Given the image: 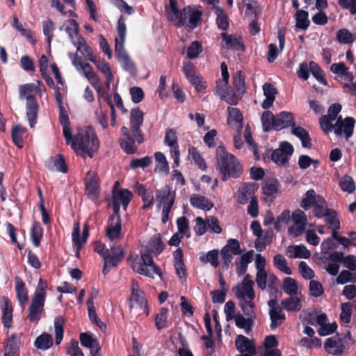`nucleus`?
<instances>
[{
	"instance_id": "obj_25",
	"label": "nucleus",
	"mask_w": 356,
	"mask_h": 356,
	"mask_svg": "<svg viewBox=\"0 0 356 356\" xmlns=\"http://www.w3.org/2000/svg\"><path fill=\"white\" fill-rule=\"evenodd\" d=\"M294 117L292 113L283 111L275 116L273 122L274 129L276 131L282 130L290 126L294 127Z\"/></svg>"
},
{
	"instance_id": "obj_24",
	"label": "nucleus",
	"mask_w": 356,
	"mask_h": 356,
	"mask_svg": "<svg viewBox=\"0 0 356 356\" xmlns=\"http://www.w3.org/2000/svg\"><path fill=\"white\" fill-rule=\"evenodd\" d=\"M174 266L176 273L182 283L186 281V269L184 262V254L181 248L177 249L173 253Z\"/></svg>"
},
{
	"instance_id": "obj_40",
	"label": "nucleus",
	"mask_w": 356,
	"mask_h": 356,
	"mask_svg": "<svg viewBox=\"0 0 356 356\" xmlns=\"http://www.w3.org/2000/svg\"><path fill=\"white\" fill-rule=\"evenodd\" d=\"M291 133L298 137L302 143V146L305 148H311L312 140L309 132L301 127H293Z\"/></svg>"
},
{
	"instance_id": "obj_3",
	"label": "nucleus",
	"mask_w": 356,
	"mask_h": 356,
	"mask_svg": "<svg viewBox=\"0 0 356 356\" xmlns=\"http://www.w3.org/2000/svg\"><path fill=\"white\" fill-rule=\"evenodd\" d=\"M216 159L222 181L238 178L243 174L242 164L233 154L228 153L225 147L219 146L216 149Z\"/></svg>"
},
{
	"instance_id": "obj_28",
	"label": "nucleus",
	"mask_w": 356,
	"mask_h": 356,
	"mask_svg": "<svg viewBox=\"0 0 356 356\" xmlns=\"http://www.w3.org/2000/svg\"><path fill=\"white\" fill-rule=\"evenodd\" d=\"M236 349L241 352H246L247 354L255 355L256 348L253 341L243 335H238L235 341Z\"/></svg>"
},
{
	"instance_id": "obj_8",
	"label": "nucleus",
	"mask_w": 356,
	"mask_h": 356,
	"mask_svg": "<svg viewBox=\"0 0 356 356\" xmlns=\"http://www.w3.org/2000/svg\"><path fill=\"white\" fill-rule=\"evenodd\" d=\"M124 250L121 245H113L111 248V250H108V257L106 258V261L104 264L103 273L107 274L111 267L117 266L124 258Z\"/></svg>"
},
{
	"instance_id": "obj_18",
	"label": "nucleus",
	"mask_w": 356,
	"mask_h": 356,
	"mask_svg": "<svg viewBox=\"0 0 356 356\" xmlns=\"http://www.w3.org/2000/svg\"><path fill=\"white\" fill-rule=\"evenodd\" d=\"M122 232L121 218H109L106 227V236L111 241L120 238Z\"/></svg>"
},
{
	"instance_id": "obj_54",
	"label": "nucleus",
	"mask_w": 356,
	"mask_h": 356,
	"mask_svg": "<svg viewBox=\"0 0 356 356\" xmlns=\"http://www.w3.org/2000/svg\"><path fill=\"white\" fill-rule=\"evenodd\" d=\"M66 23L68 24V26L65 28L66 32L72 42L76 41L79 36H81L79 33V24L74 19H68Z\"/></svg>"
},
{
	"instance_id": "obj_6",
	"label": "nucleus",
	"mask_w": 356,
	"mask_h": 356,
	"mask_svg": "<svg viewBox=\"0 0 356 356\" xmlns=\"http://www.w3.org/2000/svg\"><path fill=\"white\" fill-rule=\"evenodd\" d=\"M129 309L133 317L147 314V305L143 291H132L129 298Z\"/></svg>"
},
{
	"instance_id": "obj_59",
	"label": "nucleus",
	"mask_w": 356,
	"mask_h": 356,
	"mask_svg": "<svg viewBox=\"0 0 356 356\" xmlns=\"http://www.w3.org/2000/svg\"><path fill=\"white\" fill-rule=\"evenodd\" d=\"M24 129L20 125L15 126L12 129V139L14 144L19 148L24 146V140L22 138Z\"/></svg>"
},
{
	"instance_id": "obj_10",
	"label": "nucleus",
	"mask_w": 356,
	"mask_h": 356,
	"mask_svg": "<svg viewBox=\"0 0 356 356\" xmlns=\"http://www.w3.org/2000/svg\"><path fill=\"white\" fill-rule=\"evenodd\" d=\"M236 296L239 301L243 312L246 316H252L254 307V304L252 302L255 296L254 291H236Z\"/></svg>"
},
{
	"instance_id": "obj_22",
	"label": "nucleus",
	"mask_w": 356,
	"mask_h": 356,
	"mask_svg": "<svg viewBox=\"0 0 356 356\" xmlns=\"http://www.w3.org/2000/svg\"><path fill=\"white\" fill-rule=\"evenodd\" d=\"M182 18H184L185 25L187 24L191 29L197 26L201 21L202 13L200 10L194 9L192 6H188L182 10Z\"/></svg>"
},
{
	"instance_id": "obj_11",
	"label": "nucleus",
	"mask_w": 356,
	"mask_h": 356,
	"mask_svg": "<svg viewBox=\"0 0 356 356\" xmlns=\"http://www.w3.org/2000/svg\"><path fill=\"white\" fill-rule=\"evenodd\" d=\"M183 71L187 80L195 87L197 92H202L206 89V86L202 83V77L196 74L195 67L192 63L184 62Z\"/></svg>"
},
{
	"instance_id": "obj_23",
	"label": "nucleus",
	"mask_w": 356,
	"mask_h": 356,
	"mask_svg": "<svg viewBox=\"0 0 356 356\" xmlns=\"http://www.w3.org/2000/svg\"><path fill=\"white\" fill-rule=\"evenodd\" d=\"M134 190L137 195L141 197L144 203L142 206V209L146 210L151 208L154 204V199L153 191L150 189L145 188L143 184L138 182L135 184Z\"/></svg>"
},
{
	"instance_id": "obj_17",
	"label": "nucleus",
	"mask_w": 356,
	"mask_h": 356,
	"mask_svg": "<svg viewBox=\"0 0 356 356\" xmlns=\"http://www.w3.org/2000/svg\"><path fill=\"white\" fill-rule=\"evenodd\" d=\"M289 298L282 301L284 309L288 311H299L302 308V295L298 291H285Z\"/></svg>"
},
{
	"instance_id": "obj_61",
	"label": "nucleus",
	"mask_w": 356,
	"mask_h": 356,
	"mask_svg": "<svg viewBox=\"0 0 356 356\" xmlns=\"http://www.w3.org/2000/svg\"><path fill=\"white\" fill-rule=\"evenodd\" d=\"M90 61L96 65L97 68L105 76V77L113 74L109 63L104 59L96 58L92 60L91 58Z\"/></svg>"
},
{
	"instance_id": "obj_9",
	"label": "nucleus",
	"mask_w": 356,
	"mask_h": 356,
	"mask_svg": "<svg viewBox=\"0 0 356 356\" xmlns=\"http://www.w3.org/2000/svg\"><path fill=\"white\" fill-rule=\"evenodd\" d=\"M80 225L79 222H76L74 225L73 231L72 234L73 246L76 249V255L79 256L80 250L86 243L87 240L90 235V227L88 223H85L83 228L82 236L80 237Z\"/></svg>"
},
{
	"instance_id": "obj_52",
	"label": "nucleus",
	"mask_w": 356,
	"mask_h": 356,
	"mask_svg": "<svg viewBox=\"0 0 356 356\" xmlns=\"http://www.w3.org/2000/svg\"><path fill=\"white\" fill-rule=\"evenodd\" d=\"M164 143L169 146L170 151L179 149L176 131L172 129L166 131Z\"/></svg>"
},
{
	"instance_id": "obj_49",
	"label": "nucleus",
	"mask_w": 356,
	"mask_h": 356,
	"mask_svg": "<svg viewBox=\"0 0 356 356\" xmlns=\"http://www.w3.org/2000/svg\"><path fill=\"white\" fill-rule=\"evenodd\" d=\"M34 344L38 349L47 350L53 344L52 337L49 334H42L36 338Z\"/></svg>"
},
{
	"instance_id": "obj_37",
	"label": "nucleus",
	"mask_w": 356,
	"mask_h": 356,
	"mask_svg": "<svg viewBox=\"0 0 356 356\" xmlns=\"http://www.w3.org/2000/svg\"><path fill=\"white\" fill-rule=\"evenodd\" d=\"M127 32V27L125 24V19L124 16L121 15L118 21L117 33L118 37L115 40V48L124 47L125 36Z\"/></svg>"
},
{
	"instance_id": "obj_50",
	"label": "nucleus",
	"mask_w": 356,
	"mask_h": 356,
	"mask_svg": "<svg viewBox=\"0 0 356 356\" xmlns=\"http://www.w3.org/2000/svg\"><path fill=\"white\" fill-rule=\"evenodd\" d=\"M65 320L62 316H57L54 318L55 342L58 345L63 339V325Z\"/></svg>"
},
{
	"instance_id": "obj_46",
	"label": "nucleus",
	"mask_w": 356,
	"mask_h": 356,
	"mask_svg": "<svg viewBox=\"0 0 356 356\" xmlns=\"http://www.w3.org/2000/svg\"><path fill=\"white\" fill-rule=\"evenodd\" d=\"M219 252L217 249L209 251L206 254L200 256V260L204 264L209 263L213 268L219 266Z\"/></svg>"
},
{
	"instance_id": "obj_16",
	"label": "nucleus",
	"mask_w": 356,
	"mask_h": 356,
	"mask_svg": "<svg viewBox=\"0 0 356 356\" xmlns=\"http://www.w3.org/2000/svg\"><path fill=\"white\" fill-rule=\"evenodd\" d=\"M175 197V191H172V188L170 186L165 185V186L157 190L156 192V208L160 209L163 205H167L172 200L174 204Z\"/></svg>"
},
{
	"instance_id": "obj_2",
	"label": "nucleus",
	"mask_w": 356,
	"mask_h": 356,
	"mask_svg": "<svg viewBox=\"0 0 356 356\" xmlns=\"http://www.w3.org/2000/svg\"><path fill=\"white\" fill-rule=\"evenodd\" d=\"M143 121L144 113L140 108H134L130 111V129L122 127V137L119 139L120 146L125 153H136L137 147L135 143L140 145L144 142V134L141 130Z\"/></svg>"
},
{
	"instance_id": "obj_34",
	"label": "nucleus",
	"mask_w": 356,
	"mask_h": 356,
	"mask_svg": "<svg viewBox=\"0 0 356 356\" xmlns=\"http://www.w3.org/2000/svg\"><path fill=\"white\" fill-rule=\"evenodd\" d=\"M171 12L168 13L169 19L172 22L177 26L183 27L185 26L184 18H182V10L177 7V1L171 2L170 3Z\"/></svg>"
},
{
	"instance_id": "obj_42",
	"label": "nucleus",
	"mask_w": 356,
	"mask_h": 356,
	"mask_svg": "<svg viewBox=\"0 0 356 356\" xmlns=\"http://www.w3.org/2000/svg\"><path fill=\"white\" fill-rule=\"evenodd\" d=\"M215 14L216 15V24L218 27L223 31H227L229 28L228 17L225 14L224 10L219 6H214L213 7Z\"/></svg>"
},
{
	"instance_id": "obj_5",
	"label": "nucleus",
	"mask_w": 356,
	"mask_h": 356,
	"mask_svg": "<svg viewBox=\"0 0 356 356\" xmlns=\"http://www.w3.org/2000/svg\"><path fill=\"white\" fill-rule=\"evenodd\" d=\"M293 152V145L287 141H283L280 143L277 149L272 152L270 159L278 166H285L289 164L290 157Z\"/></svg>"
},
{
	"instance_id": "obj_53",
	"label": "nucleus",
	"mask_w": 356,
	"mask_h": 356,
	"mask_svg": "<svg viewBox=\"0 0 356 356\" xmlns=\"http://www.w3.org/2000/svg\"><path fill=\"white\" fill-rule=\"evenodd\" d=\"M275 120V116L271 111H267L263 113L261 120L262 123V128L264 132H268L272 129H274L273 122Z\"/></svg>"
},
{
	"instance_id": "obj_26",
	"label": "nucleus",
	"mask_w": 356,
	"mask_h": 356,
	"mask_svg": "<svg viewBox=\"0 0 356 356\" xmlns=\"http://www.w3.org/2000/svg\"><path fill=\"white\" fill-rule=\"evenodd\" d=\"M26 99V116L29 122L30 127L33 128L37 121L38 104L36 99L33 95L27 96Z\"/></svg>"
},
{
	"instance_id": "obj_7",
	"label": "nucleus",
	"mask_w": 356,
	"mask_h": 356,
	"mask_svg": "<svg viewBox=\"0 0 356 356\" xmlns=\"http://www.w3.org/2000/svg\"><path fill=\"white\" fill-rule=\"evenodd\" d=\"M46 293L44 291H37L31 301L28 319L31 322H38L43 312Z\"/></svg>"
},
{
	"instance_id": "obj_12",
	"label": "nucleus",
	"mask_w": 356,
	"mask_h": 356,
	"mask_svg": "<svg viewBox=\"0 0 356 356\" xmlns=\"http://www.w3.org/2000/svg\"><path fill=\"white\" fill-rule=\"evenodd\" d=\"M355 122V120L352 117H346L343 120L342 117L339 116L334 125V133L337 136L343 133L346 139H348L353 134Z\"/></svg>"
},
{
	"instance_id": "obj_38",
	"label": "nucleus",
	"mask_w": 356,
	"mask_h": 356,
	"mask_svg": "<svg viewBox=\"0 0 356 356\" xmlns=\"http://www.w3.org/2000/svg\"><path fill=\"white\" fill-rule=\"evenodd\" d=\"M73 44L76 47L77 51H80L87 60L90 61L91 58L92 60L96 58V56L92 54V49L82 36H79L76 41H73Z\"/></svg>"
},
{
	"instance_id": "obj_39",
	"label": "nucleus",
	"mask_w": 356,
	"mask_h": 356,
	"mask_svg": "<svg viewBox=\"0 0 356 356\" xmlns=\"http://www.w3.org/2000/svg\"><path fill=\"white\" fill-rule=\"evenodd\" d=\"M30 237L33 245L39 247L43 238V229L40 223L35 220L30 230Z\"/></svg>"
},
{
	"instance_id": "obj_20",
	"label": "nucleus",
	"mask_w": 356,
	"mask_h": 356,
	"mask_svg": "<svg viewBox=\"0 0 356 356\" xmlns=\"http://www.w3.org/2000/svg\"><path fill=\"white\" fill-rule=\"evenodd\" d=\"M222 44V47L225 49H234L236 51H243L245 49L241 36L236 34H227L222 33L220 34Z\"/></svg>"
},
{
	"instance_id": "obj_55",
	"label": "nucleus",
	"mask_w": 356,
	"mask_h": 356,
	"mask_svg": "<svg viewBox=\"0 0 356 356\" xmlns=\"http://www.w3.org/2000/svg\"><path fill=\"white\" fill-rule=\"evenodd\" d=\"M339 185L343 191L348 193H353L356 189L355 183L352 177L349 175L343 176L339 181Z\"/></svg>"
},
{
	"instance_id": "obj_4",
	"label": "nucleus",
	"mask_w": 356,
	"mask_h": 356,
	"mask_svg": "<svg viewBox=\"0 0 356 356\" xmlns=\"http://www.w3.org/2000/svg\"><path fill=\"white\" fill-rule=\"evenodd\" d=\"M72 148L76 153L81 152L83 158H86V155L92 158L94 152L99 148V140L94 129L87 127L85 129L79 130L74 136Z\"/></svg>"
},
{
	"instance_id": "obj_60",
	"label": "nucleus",
	"mask_w": 356,
	"mask_h": 356,
	"mask_svg": "<svg viewBox=\"0 0 356 356\" xmlns=\"http://www.w3.org/2000/svg\"><path fill=\"white\" fill-rule=\"evenodd\" d=\"M188 154L191 159L201 170H205L207 168V164L204 159L202 157L195 147H191L188 149Z\"/></svg>"
},
{
	"instance_id": "obj_58",
	"label": "nucleus",
	"mask_w": 356,
	"mask_h": 356,
	"mask_svg": "<svg viewBox=\"0 0 356 356\" xmlns=\"http://www.w3.org/2000/svg\"><path fill=\"white\" fill-rule=\"evenodd\" d=\"M317 195L314 190H308L305 193V197L300 202V207L305 210L310 209L312 206H314Z\"/></svg>"
},
{
	"instance_id": "obj_21",
	"label": "nucleus",
	"mask_w": 356,
	"mask_h": 356,
	"mask_svg": "<svg viewBox=\"0 0 356 356\" xmlns=\"http://www.w3.org/2000/svg\"><path fill=\"white\" fill-rule=\"evenodd\" d=\"M301 317L308 324L313 326H320L327 321V315L325 313H321L316 309L304 310L302 312Z\"/></svg>"
},
{
	"instance_id": "obj_41",
	"label": "nucleus",
	"mask_w": 356,
	"mask_h": 356,
	"mask_svg": "<svg viewBox=\"0 0 356 356\" xmlns=\"http://www.w3.org/2000/svg\"><path fill=\"white\" fill-rule=\"evenodd\" d=\"M269 316L271 321L270 327L272 330L276 329L285 320V315L282 312V308L270 309Z\"/></svg>"
},
{
	"instance_id": "obj_29",
	"label": "nucleus",
	"mask_w": 356,
	"mask_h": 356,
	"mask_svg": "<svg viewBox=\"0 0 356 356\" xmlns=\"http://www.w3.org/2000/svg\"><path fill=\"white\" fill-rule=\"evenodd\" d=\"M45 165L49 170L56 169L57 171L63 173L67 172L68 170L64 156L60 154H57L55 157H51V159L46 163Z\"/></svg>"
},
{
	"instance_id": "obj_48",
	"label": "nucleus",
	"mask_w": 356,
	"mask_h": 356,
	"mask_svg": "<svg viewBox=\"0 0 356 356\" xmlns=\"http://www.w3.org/2000/svg\"><path fill=\"white\" fill-rule=\"evenodd\" d=\"M154 158L156 162L155 170L166 174L168 173L169 165L164 154L161 152H156L154 153Z\"/></svg>"
},
{
	"instance_id": "obj_15",
	"label": "nucleus",
	"mask_w": 356,
	"mask_h": 356,
	"mask_svg": "<svg viewBox=\"0 0 356 356\" xmlns=\"http://www.w3.org/2000/svg\"><path fill=\"white\" fill-rule=\"evenodd\" d=\"M115 54L118 60L125 71L128 72L131 75H136L137 74L136 65L124 50V47L120 46V47H115Z\"/></svg>"
},
{
	"instance_id": "obj_33",
	"label": "nucleus",
	"mask_w": 356,
	"mask_h": 356,
	"mask_svg": "<svg viewBox=\"0 0 356 356\" xmlns=\"http://www.w3.org/2000/svg\"><path fill=\"white\" fill-rule=\"evenodd\" d=\"M331 209L327 207V202L325 198L320 195H318L314 202L313 213L318 218H321L330 211Z\"/></svg>"
},
{
	"instance_id": "obj_36",
	"label": "nucleus",
	"mask_w": 356,
	"mask_h": 356,
	"mask_svg": "<svg viewBox=\"0 0 356 356\" xmlns=\"http://www.w3.org/2000/svg\"><path fill=\"white\" fill-rule=\"evenodd\" d=\"M255 316L254 314L252 316H248L245 318L242 314H237L234 316L235 324L238 327L243 329L246 333H249L254 324Z\"/></svg>"
},
{
	"instance_id": "obj_1",
	"label": "nucleus",
	"mask_w": 356,
	"mask_h": 356,
	"mask_svg": "<svg viewBox=\"0 0 356 356\" xmlns=\"http://www.w3.org/2000/svg\"><path fill=\"white\" fill-rule=\"evenodd\" d=\"M149 251L142 252L140 257L137 254H130L127 261L131 268L136 273L147 277H153L154 274L161 275V270L153 260L150 252L155 255L160 254L165 248L160 234H154L151 237L148 243Z\"/></svg>"
},
{
	"instance_id": "obj_19",
	"label": "nucleus",
	"mask_w": 356,
	"mask_h": 356,
	"mask_svg": "<svg viewBox=\"0 0 356 356\" xmlns=\"http://www.w3.org/2000/svg\"><path fill=\"white\" fill-rule=\"evenodd\" d=\"M345 339L332 337L326 339L324 344L325 350L330 354L338 355L342 353L346 348Z\"/></svg>"
},
{
	"instance_id": "obj_56",
	"label": "nucleus",
	"mask_w": 356,
	"mask_h": 356,
	"mask_svg": "<svg viewBox=\"0 0 356 356\" xmlns=\"http://www.w3.org/2000/svg\"><path fill=\"white\" fill-rule=\"evenodd\" d=\"M80 341L82 346L88 348L90 350L93 348L94 350H96L95 348L99 346L97 339L88 333H81L80 334Z\"/></svg>"
},
{
	"instance_id": "obj_35",
	"label": "nucleus",
	"mask_w": 356,
	"mask_h": 356,
	"mask_svg": "<svg viewBox=\"0 0 356 356\" xmlns=\"http://www.w3.org/2000/svg\"><path fill=\"white\" fill-rule=\"evenodd\" d=\"M245 76L241 70L237 71L232 76V83L241 98L246 91Z\"/></svg>"
},
{
	"instance_id": "obj_45",
	"label": "nucleus",
	"mask_w": 356,
	"mask_h": 356,
	"mask_svg": "<svg viewBox=\"0 0 356 356\" xmlns=\"http://www.w3.org/2000/svg\"><path fill=\"white\" fill-rule=\"evenodd\" d=\"M86 191L90 198H96L99 187V179L95 176L90 177L85 181Z\"/></svg>"
},
{
	"instance_id": "obj_32",
	"label": "nucleus",
	"mask_w": 356,
	"mask_h": 356,
	"mask_svg": "<svg viewBox=\"0 0 356 356\" xmlns=\"http://www.w3.org/2000/svg\"><path fill=\"white\" fill-rule=\"evenodd\" d=\"M190 203L195 208L206 211L211 210L213 207V204L207 197L200 194H193L190 197Z\"/></svg>"
},
{
	"instance_id": "obj_64",
	"label": "nucleus",
	"mask_w": 356,
	"mask_h": 356,
	"mask_svg": "<svg viewBox=\"0 0 356 356\" xmlns=\"http://www.w3.org/2000/svg\"><path fill=\"white\" fill-rule=\"evenodd\" d=\"M152 163V159L150 156H146L140 159H134L130 162V167L132 169L138 168H145L150 165Z\"/></svg>"
},
{
	"instance_id": "obj_30",
	"label": "nucleus",
	"mask_w": 356,
	"mask_h": 356,
	"mask_svg": "<svg viewBox=\"0 0 356 356\" xmlns=\"http://www.w3.org/2000/svg\"><path fill=\"white\" fill-rule=\"evenodd\" d=\"M227 124L234 126L238 130L243 127V116L241 111L237 108L228 107Z\"/></svg>"
},
{
	"instance_id": "obj_31",
	"label": "nucleus",
	"mask_w": 356,
	"mask_h": 356,
	"mask_svg": "<svg viewBox=\"0 0 356 356\" xmlns=\"http://www.w3.org/2000/svg\"><path fill=\"white\" fill-rule=\"evenodd\" d=\"M20 335L13 334L8 340L4 350V356H19Z\"/></svg>"
},
{
	"instance_id": "obj_47",
	"label": "nucleus",
	"mask_w": 356,
	"mask_h": 356,
	"mask_svg": "<svg viewBox=\"0 0 356 356\" xmlns=\"http://www.w3.org/2000/svg\"><path fill=\"white\" fill-rule=\"evenodd\" d=\"M310 71L315 79L322 85L327 86V82L325 77V73L321 67L314 61H310Z\"/></svg>"
},
{
	"instance_id": "obj_43",
	"label": "nucleus",
	"mask_w": 356,
	"mask_h": 356,
	"mask_svg": "<svg viewBox=\"0 0 356 356\" xmlns=\"http://www.w3.org/2000/svg\"><path fill=\"white\" fill-rule=\"evenodd\" d=\"M133 197L132 193L128 189H120L119 191L113 193V199L122 204L123 209H127L129 202Z\"/></svg>"
},
{
	"instance_id": "obj_44",
	"label": "nucleus",
	"mask_w": 356,
	"mask_h": 356,
	"mask_svg": "<svg viewBox=\"0 0 356 356\" xmlns=\"http://www.w3.org/2000/svg\"><path fill=\"white\" fill-rule=\"evenodd\" d=\"M308 17L309 13L307 11L298 10L295 15L296 26L303 31L307 30L310 24V21Z\"/></svg>"
},
{
	"instance_id": "obj_51",
	"label": "nucleus",
	"mask_w": 356,
	"mask_h": 356,
	"mask_svg": "<svg viewBox=\"0 0 356 356\" xmlns=\"http://www.w3.org/2000/svg\"><path fill=\"white\" fill-rule=\"evenodd\" d=\"M273 264L277 269L286 275H291L292 273L291 269L287 266L286 259L280 254H277L274 256Z\"/></svg>"
},
{
	"instance_id": "obj_57",
	"label": "nucleus",
	"mask_w": 356,
	"mask_h": 356,
	"mask_svg": "<svg viewBox=\"0 0 356 356\" xmlns=\"http://www.w3.org/2000/svg\"><path fill=\"white\" fill-rule=\"evenodd\" d=\"M337 40L341 44H350L355 40L353 33L346 29H341L337 32Z\"/></svg>"
},
{
	"instance_id": "obj_62",
	"label": "nucleus",
	"mask_w": 356,
	"mask_h": 356,
	"mask_svg": "<svg viewBox=\"0 0 356 356\" xmlns=\"http://www.w3.org/2000/svg\"><path fill=\"white\" fill-rule=\"evenodd\" d=\"M168 309L162 307L155 318V325L158 330H161L167 326Z\"/></svg>"
},
{
	"instance_id": "obj_63",
	"label": "nucleus",
	"mask_w": 356,
	"mask_h": 356,
	"mask_svg": "<svg viewBox=\"0 0 356 356\" xmlns=\"http://www.w3.org/2000/svg\"><path fill=\"white\" fill-rule=\"evenodd\" d=\"M325 217V222L326 224L329 225L330 228L340 229V220L338 218L337 212L334 209H330V211L328 212Z\"/></svg>"
},
{
	"instance_id": "obj_27",
	"label": "nucleus",
	"mask_w": 356,
	"mask_h": 356,
	"mask_svg": "<svg viewBox=\"0 0 356 356\" xmlns=\"http://www.w3.org/2000/svg\"><path fill=\"white\" fill-rule=\"evenodd\" d=\"M0 308L2 312V321L6 327L12 324L13 306L10 301L6 297L0 299Z\"/></svg>"
},
{
	"instance_id": "obj_13",
	"label": "nucleus",
	"mask_w": 356,
	"mask_h": 356,
	"mask_svg": "<svg viewBox=\"0 0 356 356\" xmlns=\"http://www.w3.org/2000/svg\"><path fill=\"white\" fill-rule=\"evenodd\" d=\"M216 91L220 96L221 100L225 101L230 105L238 104V101L241 99L228 85L224 86L220 79L216 81Z\"/></svg>"
},
{
	"instance_id": "obj_14",
	"label": "nucleus",
	"mask_w": 356,
	"mask_h": 356,
	"mask_svg": "<svg viewBox=\"0 0 356 356\" xmlns=\"http://www.w3.org/2000/svg\"><path fill=\"white\" fill-rule=\"evenodd\" d=\"M258 188L259 185L256 183L245 184L238 188L235 195L236 202L240 204H246L250 199L251 200L253 197H256L254 193Z\"/></svg>"
}]
</instances>
